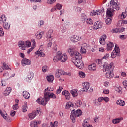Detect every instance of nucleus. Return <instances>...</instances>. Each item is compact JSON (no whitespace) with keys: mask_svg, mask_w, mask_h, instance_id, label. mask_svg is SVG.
<instances>
[{"mask_svg":"<svg viewBox=\"0 0 127 127\" xmlns=\"http://www.w3.org/2000/svg\"><path fill=\"white\" fill-rule=\"evenodd\" d=\"M4 35V32H3V29L1 26H0V36H3Z\"/></svg>","mask_w":127,"mask_h":127,"instance_id":"8fccbe9b","label":"nucleus"},{"mask_svg":"<svg viewBox=\"0 0 127 127\" xmlns=\"http://www.w3.org/2000/svg\"><path fill=\"white\" fill-rule=\"evenodd\" d=\"M81 39V37H79V36L77 35H73L70 38V41L72 42L73 43L75 42H78Z\"/></svg>","mask_w":127,"mask_h":127,"instance_id":"dca6fc26","label":"nucleus"},{"mask_svg":"<svg viewBox=\"0 0 127 127\" xmlns=\"http://www.w3.org/2000/svg\"><path fill=\"white\" fill-rule=\"evenodd\" d=\"M74 56L75 58V59H82V56H81V54L80 53L77 52L75 51L74 54Z\"/></svg>","mask_w":127,"mask_h":127,"instance_id":"a878e982","label":"nucleus"},{"mask_svg":"<svg viewBox=\"0 0 127 127\" xmlns=\"http://www.w3.org/2000/svg\"><path fill=\"white\" fill-rule=\"evenodd\" d=\"M3 76L4 77V78H9V73H8V72L7 71H5L3 74Z\"/></svg>","mask_w":127,"mask_h":127,"instance_id":"09e8293b","label":"nucleus"},{"mask_svg":"<svg viewBox=\"0 0 127 127\" xmlns=\"http://www.w3.org/2000/svg\"><path fill=\"white\" fill-rule=\"evenodd\" d=\"M96 63L97 64H98V65H99V66H100V67H101V68H103V65L104 64H103V63H102V60H96Z\"/></svg>","mask_w":127,"mask_h":127,"instance_id":"a18cd8bd","label":"nucleus"},{"mask_svg":"<svg viewBox=\"0 0 127 127\" xmlns=\"http://www.w3.org/2000/svg\"><path fill=\"white\" fill-rule=\"evenodd\" d=\"M16 112L15 111L12 110L10 113V115L11 117H14L15 116Z\"/></svg>","mask_w":127,"mask_h":127,"instance_id":"e2e57ef3","label":"nucleus"},{"mask_svg":"<svg viewBox=\"0 0 127 127\" xmlns=\"http://www.w3.org/2000/svg\"><path fill=\"white\" fill-rule=\"evenodd\" d=\"M38 114L39 115H41V112L38 110H37V111H33L32 113L28 115L29 119H30V120H33V119H34Z\"/></svg>","mask_w":127,"mask_h":127,"instance_id":"423d86ee","label":"nucleus"},{"mask_svg":"<svg viewBox=\"0 0 127 127\" xmlns=\"http://www.w3.org/2000/svg\"><path fill=\"white\" fill-rule=\"evenodd\" d=\"M114 66V63H111L109 64L107 63H105L103 65L105 72V77L108 79H112L114 77V70H113V66Z\"/></svg>","mask_w":127,"mask_h":127,"instance_id":"f03ea898","label":"nucleus"},{"mask_svg":"<svg viewBox=\"0 0 127 127\" xmlns=\"http://www.w3.org/2000/svg\"><path fill=\"white\" fill-rule=\"evenodd\" d=\"M73 106L74 105L72 103V102H68L66 104L65 109L67 110L69 109L70 111H72V110H73V109H74Z\"/></svg>","mask_w":127,"mask_h":127,"instance_id":"a211bd4d","label":"nucleus"},{"mask_svg":"<svg viewBox=\"0 0 127 127\" xmlns=\"http://www.w3.org/2000/svg\"><path fill=\"white\" fill-rule=\"evenodd\" d=\"M109 6H110V8H112V9L120 10V4L118 2V0H111Z\"/></svg>","mask_w":127,"mask_h":127,"instance_id":"20e7f679","label":"nucleus"},{"mask_svg":"<svg viewBox=\"0 0 127 127\" xmlns=\"http://www.w3.org/2000/svg\"><path fill=\"white\" fill-rule=\"evenodd\" d=\"M114 51L115 53L120 54V48L118 47V45H115Z\"/></svg>","mask_w":127,"mask_h":127,"instance_id":"ea45409f","label":"nucleus"},{"mask_svg":"<svg viewBox=\"0 0 127 127\" xmlns=\"http://www.w3.org/2000/svg\"><path fill=\"white\" fill-rule=\"evenodd\" d=\"M116 104L117 105L121 106V107H124V106L126 105V102L125 101L120 99L117 101Z\"/></svg>","mask_w":127,"mask_h":127,"instance_id":"b1692460","label":"nucleus"},{"mask_svg":"<svg viewBox=\"0 0 127 127\" xmlns=\"http://www.w3.org/2000/svg\"><path fill=\"white\" fill-rule=\"evenodd\" d=\"M10 92H11V88L10 87L7 88L4 91V96L5 97H6V96H8V95L10 94Z\"/></svg>","mask_w":127,"mask_h":127,"instance_id":"cd10ccee","label":"nucleus"},{"mask_svg":"<svg viewBox=\"0 0 127 127\" xmlns=\"http://www.w3.org/2000/svg\"><path fill=\"white\" fill-rule=\"evenodd\" d=\"M62 94L65 96L66 100H70V96L69 91L64 90V91H63Z\"/></svg>","mask_w":127,"mask_h":127,"instance_id":"412c9836","label":"nucleus"},{"mask_svg":"<svg viewBox=\"0 0 127 127\" xmlns=\"http://www.w3.org/2000/svg\"><path fill=\"white\" fill-rule=\"evenodd\" d=\"M6 21V17L5 15L3 14L0 17V24H3Z\"/></svg>","mask_w":127,"mask_h":127,"instance_id":"4be33fe9","label":"nucleus"},{"mask_svg":"<svg viewBox=\"0 0 127 127\" xmlns=\"http://www.w3.org/2000/svg\"><path fill=\"white\" fill-rule=\"evenodd\" d=\"M25 45L26 47H30V46H31V42L29 41H27L25 42Z\"/></svg>","mask_w":127,"mask_h":127,"instance_id":"864d4df0","label":"nucleus"},{"mask_svg":"<svg viewBox=\"0 0 127 127\" xmlns=\"http://www.w3.org/2000/svg\"><path fill=\"white\" fill-rule=\"evenodd\" d=\"M56 1V0H48L47 2L49 4H52V3H54V2Z\"/></svg>","mask_w":127,"mask_h":127,"instance_id":"5fc2aeb1","label":"nucleus"},{"mask_svg":"<svg viewBox=\"0 0 127 127\" xmlns=\"http://www.w3.org/2000/svg\"><path fill=\"white\" fill-rule=\"evenodd\" d=\"M102 27H103V23L97 21L94 23L93 29V30H98V29L102 28Z\"/></svg>","mask_w":127,"mask_h":127,"instance_id":"9b49d317","label":"nucleus"},{"mask_svg":"<svg viewBox=\"0 0 127 127\" xmlns=\"http://www.w3.org/2000/svg\"><path fill=\"white\" fill-rule=\"evenodd\" d=\"M3 28H4L6 30H7L9 29V28L10 27V24H8V23L5 22L3 24Z\"/></svg>","mask_w":127,"mask_h":127,"instance_id":"72a5a7b5","label":"nucleus"},{"mask_svg":"<svg viewBox=\"0 0 127 127\" xmlns=\"http://www.w3.org/2000/svg\"><path fill=\"white\" fill-rule=\"evenodd\" d=\"M76 48L75 46H69V47L67 49V51L70 56H71V57H73L74 56V54L75 52H76Z\"/></svg>","mask_w":127,"mask_h":127,"instance_id":"0eeeda50","label":"nucleus"},{"mask_svg":"<svg viewBox=\"0 0 127 127\" xmlns=\"http://www.w3.org/2000/svg\"><path fill=\"white\" fill-rule=\"evenodd\" d=\"M53 52H57V45H55L53 48Z\"/></svg>","mask_w":127,"mask_h":127,"instance_id":"774afa93","label":"nucleus"},{"mask_svg":"<svg viewBox=\"0 0 127 127\" xmlns=\"http://www.w3.org/2000/svg\"><path fill=\"white\" fill-rule=\"evenodd\" d=\"M88 17L85 14H82L81 17V20L83 23H85L87 21Z\"/></svg>","mask_w":127,"mask_h":127,"instance_id":"c85d7f7f","label":"nucleus"},{"mask_svg":"<svg viewBox=\"0 0 127 127\" xmlns=\"http://www.w3.org/2000/svg\"><path fill=\"white\" fill-rule=\"evenodd\" d=\"M107 50L108 51H110L111 50H112L113 47H114V43L112 42H108L107 44Z\"/></svg>","mask_w":127,"mask_h":127,"instance_id":"aec40b11","label":"nucleus"},{"mask_svg":"<svg viewBox=\"0 0 127 127\" xmlns=\"http://www.w3.org/2000/svg\"><path fill=\"white\" fill-rule=\"evenodd\" d=\"M79 76L80 78H85V77H86V74H85V72L83 71H79Z\"/></svg>","mask_w":127,"mask_h":127,"instance_id":"79ce46f5","label":"nucleus"},{"mask_svg":"<svg viewBox=\"0 0 127 127\" xmlns=\"http://www.w3.org/2000/svg\"><path fill=\"white\" fill-rule=\"evenodd\" d=\"M109 58V54L107 53L102 58V59H108Z\"/></svg>","mask_w":127,"mask_h":127,"instance_id":"338daca9","label":"nucleus"},{"mask_svg":"<svg viewBox=\"0 0 127 127\" xmlns=\"http://www.w3.org/2000/svg\"><path fill=\"white\" fill-rule=\"evenodd\" d=\"M76 105L77 107H80V106L82 105V101H81V100H77L76 102Z\"/></svg>","mask_w":127,"mask_h":127,"instance_id":"13d9d810","label":"nucleus"},{"mask_svg":"<svg viewBox=\"0 0 127 127\" xmlns=\"http://www.w3.org/2000/svg\"><path fill=\"white\" fill-rule=\"evenodd\" d=\"M31 127H38L37 126V122H32L31 123Z\"/></svg>","mask_w":127,"mask_h":127,"instance_id":"de8ad7c7","label":"nucleus"},{"mask_svg":"<svg viewBox=\"0 0 127 127\" xmlns=\"http://www.w3.org/2000/svg\"><path fill=\"white\" fill-rule=\"evenodd\" d=\"M88 120L87 119H85L83 124H82V127H88V126H90V125H89V123H88Z\"/></svg>","mask_w":127,"mask_h":127,"instance_id":"4c0bfd02","label":"nucleus"},{"mask_svg":"<svg viewBox=\"0 0 127 127\" xmlns=\"http://www.w3.org/2000/svg\"><path fill=\"white\" fill-rule=\"evenodd\" d=\"M40 51H36L35 53L36 55H38V56H40V57H44V56H45V54L41 51V49L40 48Z\"/></svg>","mask_w":127,"mask_h":127,"instance_id":"393cba45","label":"nucleus"},{"mask_svg":"<svg viewBox=\"0 0 127 127\" xmlns=\"http://www.w3.org/2000/svg\"><path fill=\"white\" fill-rule=\"evenodd\" d=\"M22 111L23 113L27 111V105L25 103L24 105L22 106Z\"/></svg>","mask_w":127,"mask_h":127,"instance_id":"e433bc0d","label":"nucleus"},{"mask_svg":"<svg viewBox=\"0 0 127 127\" xmlns=\"http://www.w3.org/2000/svg\"><path fill=\"white\" fill-rule=\"evenodd\" d=\"M88 69L91 71H95L97 69L96 64H92L88 66Z\"/></svg>","mask_w":127,"mask_h":127,"instance_id":"5701e85b","label":"nucleus"},{"mask_svg":"<svg viewBox=\"0 0 127 127\" xmlns=\"http://www.w3.org/2000/svg\"><path fill=\"white\" fill-rule=\"evenodd\" d=\"M23 96L25 99H29L30 97V94L26 91L23 92Z\"/></svg>","mask_w":127,"mask_h":127,"instance_id":"2f4dec72","label":"nucleus"},{"mask_svg":"<svg viewBox=\"0 0 127 127\" xmlns=\"http://www.w3.org/2000/svg\"><path fill=\"white\" fill-rule=\"evenodd\" d=\"M53 33V30L52 29H50L48 32L47 33L46 37L47 39V41H49V43L48 44V46L49 47H51L52 46V38H51V34Z\"/></svg>","mask_w":127,"mask_h":127,"instance_id":"39448f33","label":"nucleus"},{"mask_svg":"<svg viewBox=\"0 0 127 127\" xmlns=\"http://www.w3.org/2000/svg\"><path fill=\"white\" fill-rule=\"evenodd\" d=\"M62 53L61 52H58L56 57H54V62L57 63L59 61H61L62 58Z\"/></svg>","mask_w":127,"mask_h":127,"instance_id":"6e6552de","label":"nucleus"},{"mask_svg":"<svg viewBox=\"0 0 127 127\" xmlns=\"http://www.w3.org/2000/svg\"><path fill=\"white\" fill-rule=\"evenodd\" d=\"M48 66H47V65H44L42 67V70L44 73H45V72H47V71H48Z\"/></svg>","mask_w":127,"mask_h":127,"instance_id":"37998d69","label":"nucleus"},{"mask_svg":"<svg viewBox=\"0 0 127 127\" xmlns=\"http://www.w3.org/2000/svg\"><path fill=\"white\" fill-rule=\"evenodd\" d=\"M112 18H107L105 20L106 24H111L112 23Z\"/></svg>","mask_w":127,"mask_h":127,"instance_id":"a19ab883","label":"nucleus"},{"mask_svg":"<svg viewBox=\"0 0 127 127\" xmlns=\"http://www.w3.org/2000/svg\"><path fill=\"white\" fill-rule=\"evenodd\" d=\"M44 35V32H41L39 33V34H37L36 35V37L37 39H41L42 38V36Z\"/></svg>","mask_w":127,"mask_h":127,"instance_id":"c9c22d12","label":"nucleus"},{"mask_svg":"<svg viewBox=\"0 0 127 127\" xmlns=\"http://www.w3.org/2000/svg\"><path fill=\"white\" fill-rule=\"evenodd\" d=\"M75 64L76 67L79 69H82L84 67V64H83L81 59H76Z\"/></svg>","mask_w":127,"mask_h":127,"instance_id":"f8f14e48","label":"nucleus"},{"mask_svg":"<svg viewBox=\"0 0 127 127\" xmlns=\"http://www.w3.org/2000/svg\"><path fill=\"white\" fill-rule=\"evenodd\" d=\"M80 52L81 53H86V50L83 47H81Z\"/></svg>","mask_w":127,"mask_h":127,"instance_id":"69168bd1","label":"nucleus"},{"mask_svg":"<svg viewBox=\"0 0 127 127\" xmlns=\"http://www.w3.org/2000/svg\"><path fill=\"white\" fill-rule=\"evenodd\" d=\"M56 6V7H57V9H59V10L62 9V5L61 4L58 3Z\"/></svg>","mask_w":127,"mask_h":127,"instance_id":"603ef678","label":"nucleus"},{"mask_svg":"<svg viewBox=\"0 0 127 127\" xmlns=\"http://www.w3.org/2000/svg\"><path fill=\"white\" fill-rule=\"evenodd\" d=\"M86 22L87 24L92 25V24H93V20H92V19H91L90 18H87Z\"/></svg>","mask_w":127,"mask_h":127,"instance_id":"c03bdc74","label":"nucleus"},{"mask_svg":"<svg viewBox=\"0 0 127 127\" xmlns=\"http://www.w3.org/2000/svg\"><path fill=\"white\" fill-rule=\"evenodd\" d=\"M68 59V57L67 56V55L66 54H64L62 55V58L61 59V62H66L67 61V60Z\"/></svg>","mask_w":127,"mask_h":127,"instance_id":"c756f323","label":"nucleus"},{"mask_svg":"<svg viewBox=\"0 0 127 127\" xmlns=\"http://www.w3.org/2000/svg\"><path fill=\"white\" fill-rule=\"evenodd\" d=\"M106 14L107 16H108V17H112L114 16V14H115V10L112 8H108Z\"/></svg>","mask_w":127,"mask_h":127,"instance_id":"ddd939ff","label":"nucleus"},{"mask_svg":"<svg viewBox=\"0 0 127 127\" xmlns=\"http://www.w3.org/2000/svg\"><path fill=\"white\" fill-rule=\"evenodd\" d=\"M83 88L81 89L82 92H88V90L90 88V83L88 82H84L82 83Z\"/></svg>","mask_w":127,"mask_h":127,"instance_id":"1a4fd4ad","label":"nucleus"},{"mask_svg":"<svg viewBox=\"0 0 127 127\" xmlns=\"http://www.w3.org/2000/svg\"><path fill=\"white\" fill-rule=\"evenodd\" d=\"M50 98L52 99H56V95L52 92H45L44 98L42 97L38 98L36 100V102L38 104H39V105L46 106V104H47V102L49 101V100H50Z\"/></svg>","mask_w":127,"mask_h":127,"instance_id":"f257e3e1","label":"nucleus"},{"mask_svg":"<svg viewBox=\"0 0 127 127\" xmlns=\"http://www.w3.org/2000/svg\"><path fill=\"white\" fill-rule=\"evenodd\" d=\"M3 67H4V69L5 70H8L9 69L8 65L4 63H3Z\"/></svg>","mask_w":127,"mask_h":127,"instance_id":"4d7b16f0","label":"nucleus"},{"mask_svg":"<svg viewBox=\"0 0 127 127\" xmlns=\"http://www.w3.org/2000/svg\"><path fill=\"white\" fill-rule=\"evenodd\" d=\"M50 125L51 127H57L58 126V122H55L54 124L52 122H50Z\"/></svg>","mask_w":127,"mask_h":127,"instance_id":"49530a36","label":"nucleus"},{"mask_svg":"<svg viewBox=\"0 0 127 127\" xmlns=\"http://www.w3.org/2000/svg\"><path fill=\"white\" fill-rule=\"evenodd\" d=\"M31 42L32 43V46L30 49L28 50L27 53L28 54H30V52L35 48V46H36V43H35V40L34 39H32Z\"/></svg>","mask_w":127,"mask_h":127,"instance_id":"4468645a","label":"nucleus"},{"mask_svg":"<svg viewBox=\"0 0 127 127\" xmlns=\"http://www.w3.org/2000/svg\"><path fill=\"white\" fill-rule=\"evenodd\" d=\"M70 93L74 97H77L78 96V89H73L70 90Z\"/></svg>","mask_w":127,"mask_h":127,"instance_id":"bb28decb","label":"nucleus"},{"mask_svg":"<svg viewBox=\"0 0 127 127\" xmlns=\"http://www.w3.org/2000/svg\"><path fill=\"white\" fill-rule=\"evenodd\" d=\"M103 101H105V103H108L110 101V98L107 97H103Z\"/></svg>","mask_w":127,"mask_h":127,"instance_id":"680f3d73","label":"nucleus"},{"mask_svg":"<svg viewBox=\"0 0 127 127\" xmlns=\"http://www.w3.org/2000/svg\"><path fill=\"white\" fill-rule=\"evenodd\" d=\"M105 12V9H102L101 10H93L90 13V15H92V16L95 15H100V14H102V13H104Z\"/></svg>","mask_w":127,"mask_h":127,"instance_id":"9d476101","label":"nucleus"},{"mask_svg":"<svg viewBox=\"0 0 127 127\" xmlns=\"http://www.w3.org/2000/svg\"><path fill=\"white\" fill-rule=\"evenodd\" d=\"M18 45L19 48L21 49L22 50H25V49L26 48V46L24 45V42H23V41H19L18 42Z\"/></svg>","mask_w":127,"mask_h":127,"instance_id":"6ab92c4d","label":"nucleus"},{"mask_svg":"<svg viewBox=\"0 0 127 127\" xmlns=\"http://www.w3.org/2000/svg\"><path fill=\"white\" fill-rule=\"evenodd\" d=\"M123 120V118H117L116 119H114L112 120L113 124L114 125H117V124H119Z\"/></svg>","mask_w":127,"mask_h":127,"instance_id":"7c9ffc66","label":"nucleus"},{"mask_svg":"<svg viewBox=\"0 0 127 127\" xmlns=\"http://www.w3.org/2000/svg\"><path fill=\"white\" fill-rule=\"evenodd\" d=\"M123 85L124 86V88L127 90V80H124L123 81Z\"/></svg>","mask_w":127,"mask_h":127,"instance_id":"052dcab7","label":"nucleus"},{"mask_svg":"<svg viewBox=\"0 0 127 127\" xmlns=\"http://www.w3.org/2000/svg\"><path fill=\"white\" fill-rule=\"evenodd\" d=\"M100 44H101L102 45H105V44H106V41H105L104 40H102V39H100Z\"/></svg>","mask_w":127,"mask_h":127,"instance_id":"6e6d98bb","label":"nucleus"},{"mask_svg":"<svg viewBox=\"0 0 127 127\" xmlns=\"http://www.w3.org/2000/svg\"><path fill=\"white\" fill-rule=\"evenodd\" d=\"M12 108L14 110H17V109H18V104H15L13 106Z\"/></svg>","mask_w":127,"mask_h":127,"instance_id":"0e129e2a","label":"nucleus"},{"mask_svg":"<svg viewBox=\"0 0 127 127\" xmlns=\"http://www.w3.org/2000/svg\"><path fill=\"white\" fill-rule=\"evenodd\" d=\"M62 75H65V72H64V71L61 69H57L56 71L55 76L57 78H58V77H60V76H62Z\"/></svg>","mask_w":127,"mask_h":127,"instance_id":"f3484780","label":"nucleus"},{"mask_svg":"<svg viewBox=\"0 0 127 127\" xmlns=\"http://www.w3.org/2000/svg\"><path fill=\"white\" fill-rule=\"evenodd\" d=\"M21 64L22 66H26V65H31V61L27 59H23L21 61Z\"/></svg>","mask_w":127,"mask_h":127,"instance_id":"2eb2a0df","label":"nucleus"},{"mask_svg":"<svg viewBox=\"0 0 127 127\" xmlns=\"http://www.w3.org/2000/svg\"><path fill=\"white\" fill-rule=\"evenodd\" d=\"M117 56H120V54L114 52L111 53L112 58H116Z\"/></svg>","mask_w":127,"mask_h":127,"instance_id":"58836bf2","label":"nucleus"},{"mask_svg":"<svg viewBox=\"0 0 127 127\" xmlns=\"http://www.w3.org/2000/svg\"><path fill=\"white\" fill-rule=\"evenodd\" d=\"M80 116H82V111H81V110L78 109L76 111L75 110H72L70 115V119L72 123H75V122H76V118H77V117H80Z\"/></svg>","mask_w":127,"mask_h":127,"instance_id":"7ed1b4c3","label":"nucleus"},{"mask_svg":"<svg viewBox=\"0 0 127 127\" xmlns=\"http://www.w3.org/2000/svg\"><path fill=\"white\" fill-rule=\"evenodd\" d=\"M62 89H63V88L61 86H60L59 89H58L56 91L57 95H59V94L61 93V91H62Z\"/></svg>","mask_w":127,"mask_h":127,"instance_id":"3c124183","label":"nucleus"},{"mask_svg":"<svg viewBox=\"0 0 127 127\" xmlns=\"http://www.w3.org/2000/svg\"><path fill=\"white\" fill-rule=\"evenodd\" d=\"M47 80L48 82H53L54 80V76L51 75L49 76H47Z\"/></svg>","mask_w":127,"mask_h":127,"instance_id":"f704fd0d","label":"nucleus"},{"mask_svg":"<svg viewBox=\"0 0 127 127\" xmlns=\"http://www.w3.org/2000/svg\"><path fill=\"white\" fill-rule=\"evenodd\" d=\"M54 90V88L51 87H48L46 89H45L44 91V94H45V93H50V92H52Z\"/></svg>","mask_w":127,"mask_h":127,"instance_id":"473e14b6","label":"nucleus"},{"mask_svg":"<svg viewBox=\"0 0 127 127\" xmlns=\"http://www.w3.org/2000/svg\"><path fill=\"white\" fill-rule=\"evenodd\" d=\"M126 16H127V13H126V12H122L121 14V18L123 19L126 18Z\"/></svg>","mask_w":127,"mask_h":127,"instance_id":"bf43d9fd","label":"nucleus"}]
</instances>
